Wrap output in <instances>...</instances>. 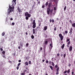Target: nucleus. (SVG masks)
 Masks as SVG:
<instances>
[{"label": "nucleus", "mask_w": 75, "mask_h": 75, "mask_svg": "<svg viewBox=\"0 0 75 75\" xmlns=\"http://www.w3.org/2000/svg\"><path fill=\"white\" fill-rule=\"evenodd\" d=\"M25 16H26L25 18L26 20H28V18L31 17V14H29L28 12H26L25 13Z\"/></svg>", "instance_id": "f257e3e1"}, {"label": "nucleus", "mask_w": 75, "mask_h": 75, "mask_svg": "<svg viewBox=\"0 0 75 75\" xmlns=\"http://www.w3.org/2000/svg\"><path fill=\"white\" fill-rule=\"evenodd\" d=\"M52 11H53V9L50 10V8H48L47 9V13L48 15H49L50 14V12L51 13V14H52Z\"/></svg>", "instance_id": "f03ea898"}, {"label": "nucleus", "mask_w": 75, "mask_h": 75, "mask_svg": "<svg viewBox=\"0 0 75 75\" xmlns=\"http://www.w3.org/2000/svg\"><path fill=\"white\" fill-rule=\"evenodd\" d=\"M9 8L8 9V10H10V9H13L14 8V6L13 5H12L11 6H10V5H9Z\"/></svg>", "instance_id": "7ed1b4c3"}, {"label": "nucleus", "mask_w": 75, "mask_h": 75, "mask_svg": "<svg viewBox=\"0 0 75 75\" xmlns=\"http://www.w3.org/2000/svg\"><path fill=\"white\" fill-rule=\"evenodd\" d=\"M59 37L60 38V40L61 41H62L63 39H64V36H62V35L61 34H60L59 35Z\"/></svg>", "instance_id": "20e7f679"}, {"label": "nucleus", "mask_w": 75, "mask_h": 75, "mask_svg": "<svg viewBox=\"0 0 75 75\" xmlns=\"http://www.w3.org/2000/svg\"><path fill=\"white\" fill-rule=\"evenodd\" d=\"M59 67H57V69H56L57 73H56V74L57 75H58V74H59Z\"/></svg>", "instance_id": "39448f33"}, {"label": "nucleus", "mask_w": 75, "mask_h": 75, "mask_svg": "<svg viewBox=\"0 0 75 75\" xmlns=\"http://www.w3.org/2000/svg\"><path fill=\"white\" fill-rule=\"evenodd\" d=\"M72 30H73V29H72V28H71L70 29V31L69 32L70 35H71V34H72Z\"/></svg>", "instance_id": "423d86ee"}, {"label": "nucleus", "mask_w": 75, "mask_h": 75, "mask_svg": "<svg viewBox=\"0 0 75 75\" xmlns=\"http://www.w3.org/2000/svg\"><path fill=\"white\" fill-rule=\"evenodd\" d=\"M8 12L7 14L8 15L9 14H10V13H11L13 11V10L12 9L10 10H10H8Z\"/></svg>", "instance_id": "0eeeda50"}, {"label": "nucleus", "mask_w": 75, "mask_h": 75, "mask_svg": "<svg viewBox=\"0 0 75 75\" xmlns=\"http://www.w3.org/2000/svg\"><path fill=\"white\" fill-rule=\"evenodd\" d=\"M16 0H13V1H12V3L13 4H15L16 5Z\"/></svg>", "instance_id": "6e6552de"}, {"label": "nucleus", "mask_w": 75, "mask_h": 75, "mask_svg": "<svg viewBox=\"0 0 75 75\" xmlns=\"http://www.w3.org/2000/svg\"><path fill=\"white\" fill-rule=\"evenodd\" d=\"M72 50V46H71L69 48V51H71Z\"/></svg>", "instance_id": "1a4fd4ad"}, {"label": "nucleus", "mask_w": 75, "mask_h": 75, "mask_svg": "<svg viewBox=\"0 0 75 75\" xmlns=\"http://www.w3.org/2000/svg\"><path fill=\"white\" fill-rule=\"evenodd\" d=\"M17 9L19 13H21V10H20V8H19V6L18 7V8Z\"/></svg>", "instance_id": "9d476101"}, {"label": "nucleus", "mask_w": 75, "mask_h": 75, "mask_svg": "<svg viewBox=\"0 0 75 75\" xmlns=\"http://www.w3.org/2000/svg\"><path fill=\"white\" fill-rule=\"evenodd\" d=\"M33 33L35 34V29H33Z\"/></svg>", "instance_id": "9b49d317"}, {"label": "nucleus", "mask_w": 75, "mask_h": 75, "mask_svg": "<svg viewBox=\"0 0 75 75\" xmlns=\"http://www.w3.org/2000/svg\"><path fill=\"white\" fill-rule=\"evenodd\" d=\"M52 47H53V46H52V47L50 46V47H49V49L50 51H51V49H52Z\"/></svg>", "instance_id": "f8f14e48"}, {"label": "nucleus", "mask_w": 75, "mask_h": 75, "mask_svg": "<svg viewBox=\"0 0 75 75\" xmlns=\"http://www.w3.org/2000/svg\"><path fill=\"white\" fill-rule=\"evenodd\" d=\"M36 24H34L33 25V28H35L36 27V25H35Z\"/></svg>", "instance_id": "ddd939ff"}, {"label": "nucleus", "mask_w": 75, "mask_h": 75, "mask_svg": "<svg viewBox=\"0 0 75 75\" xmlns=\"http://www.w3.org/2000/svg\"><path fill=\"white\" fill-rule=\"evenodd\" d=\"M64 47H65V44H63L62 45V49H64Z\"/></svg>", "instance_id": "4468645a"}, {"label": "nucleus", "mask_w": 75, "mask_h": 75, "mask_svg": "<svg viewBox=\"0 0 75 75\" xmlns=\"http://www.w3.org/2000/svg\"><path fill=\"white\" fill-rule=\"evenodd\" d=\"M44 28L45 29V31H46V30L48 28L47 27V26H45Z\"/></svg>", "instance_id": "2eb2a0df"}, {"label": "nucleus", "mask_w": 75, "mask_h": 75, "mask_svg": "<svg viewBox=\"0 0 75 75\" xmlns=\"http://www.w3.org/2000/svg\"><path fill=\"white\" fill-rule=\"evenodd\" d=\"M25 65H27V66H28V62H25Z\"/></svg>", "instance_id": "dca6fc26"}, {"label": "nucleus", "mask_w": 75, "mask_h": 75, "mask_svg": "<svg viewBox=\"0 0 75 75\" xmlns=\"http://www.w3.org/2000/svg\"><path fill=\"white\" fill-rule=\"evenodd\" d=\"M51 43H50V47H52V46H52V41H51Z\"/></svg>", "instance_id": "f3484780"}, {"label": "nucleus", "mask_w": 75, "mask_h": 75, "mask_svg": "<svg viewBox=\"0 0 75 75\" xmlns=\"http://www.w3.org/2000/svg\"><path fill=\"white\" fill-rule=\"evenodd\" d=\"M21 75H25V72H24L23 73H21Z\"/></svg>", "instance_id": "a211bd4d"}, {"label": "nucleus", "mask_w": 75, "mask_h": 75, "mask_svg": "<svg viewBox=\"0 0 75 75\" xmlns=\"http://www.w3.org/2000/svg\"><path fill=\"white\" fill-rule=\"evenodd\" d=\"M72 25L73 27H75V23L72 24Z\"/></svg>", "instance_id": "6ab92c4d"}, {"label": "nucleus", "mask_w": 75, "mask_h": 75, "mask_svg": "<svg viewBox=\"0 0 75 75\" xmlns=\"http://www.w3.org/2000/svg\"><path fill=\"white\" fill-rule=\"evenodd\" d=\"M52 65L53 67H54V66H55V64H54V62H52Z\"/></svg>", "instance_id": "aec40b11"}, {"label": "nucleus", "mask_w": 75, "mask_h": 75, "mask_svg": "<svg viewBox=\"0 0 75 75\" xmlns=\"http://www.w3.org/2000/svg\"><path fill=\"white\" fill-rule=\"evenodd\" d=\"M48 44V41H46L45 42V45H47Z\"/></svg>", "instance_id": "412c9836"}, {"label": "nucleus", "mask_w": 75, "mask_h": 75, "mask_svg": "<svg viewBox=\"0 0 75 75\" xmlns=\"http://www.w3.org/2000/svg\"><path fill=\"white\" fill-rule=\"evenodd\" d=\"M27 70H28V68H27V67L26 69H25V70L24 71V72H26V71H27Z\"/></svg>", "instance_id": "4be33fe9"}, {"label": "nucleus", "mask_w": 75, "mask_h": 75, "mask_svg": "<svg viewBox=\"0 0 75 75\" xmlns=\"http://www.w3.org/2000/svg\"><path fill=\"white\" fill-rule=\"evenodd\" d=\"M5 35V33L3 32L2 33V36H4Z\"/></svg>", "instance_id": "5701e85b"}, {"label": "nucleus", "mask_w": 75, "mask_h": 75, "mask_svg": "<svg viewBox=\"0 0 75 75\" xmlns=\"http://www.w3.org/2000/svg\"><path fill=\"white\" fill-rule=\"evenodd\" d=\"M67 74H69L70 72V69H69L68 71H67Z\"/></svg>", "instance_id": "b1692460"}, {"label": "nucleus", "mask_w": 75, "mask_h": 75, "mask_svg": "<svg viewBox=\"0 0 75 75\" xmlns=\"http://www.w3.org/2000/svg\"><path fill=\"white\" fill-rule=\"evenodd\" d=\"M20 45L22 47H23V44L22 43H21Z\"/></svg>", "instance_id": "393cba45"}, {"label": "nucleus", "mask_w": 75, "mask_h": 75, "mask_svg": "<svg viewBox=\"0 0 75 75\" xmlns=\"http://www.w3.org/2000/svg\"><path fill=\"white\" fill-rule=\"evenodd\" d=\"M33 24H36V23H35V20H33Z\"/></svg>", "instance_id": "a878e982"}, {"label": "nucleus", "mask_w": 75, "mask_h": 75, "mask_svg": "<svg viewBox=\"0 0 75 75\" xmlns=\"http://www.w3.org/2000/svg\"><path fill=\"white\" fill-rule=\"evenodd\" d=\"M31 38L32 39H34V36L33 35H32L31 36Z\"/></svg>", "instance_id": "bb28decb"}, {"label": "nucleus", "mask_w": 75, "mask_h": 75, "mask_svg": "<svg viewBox=\"0 0 75 75\" xmlns=\"http://www.w3.org/2000/svg\"><path fill=\"white\" fill-rule=\"evenodd\" d=\"M50 68H51V69L52 70H53V67H52V66H50Z\"/></svg>", "instance_id": "cd10ccee"}, {"label": "nucleus", "mask_w": 75, "mask_h": 75, "mask_svg": "<svg viewBox=\"0 0 75 75\" xmlns=\"http://www.w3.org/2000/svg\"><path fill=\"white\" fill-rule=\"evenodd\" d=\"M3 54H4V55L5 54V51H3V52H2Z\"/></svg>", "instance_id": "c85d7f7f"}, {"label": "nucleus", "mask_w": 75, "mask_h": 75, "mask_svg": "<svg viewBox=\"0 0 75 75\" xmlns=\"http://www.w3.org/2000/svg\"><path fill=\"white\" fill-rule=\"evenodd\" d=\"M65 33L66 34H68V31H67V30L65 31Z\"/></svg>", "instance_id": "c756f323"}, {"label": "nucleus", "mask_w": 75, "mask_h": 75, "mask_svg": "<svg viewBox=\"0 0 75 75\" xmlns=\"http://www.w3.org/2000/svg\"><path fill=\"white\" fill-rule=\"evenodd\" d=\"M48 3L47 2L45 4V6H48Z\"/></svg>", "instance_id": "7c9ffc66"}, {"label": "nucleus", "mask_w": 75, "mask_h": 75, "mask_svg": "<svg viewBox=\"0 0 75 75\" xmlns=\"http://www.w3.org/2000/svg\"><path fill=\"white\" fill-rule=\"evenodd\" d=\"M66 8H67V6H65V7L64 8V11H65L66 10Z\"/></svg>", "instance_id": "2f4dec72"}, {"label": "nucleus", "mask_w": 75, "mask_h": 75, "mask_svg": "<svg viewBox=\"0 0 75 75\" xmlns=\"http://www.w3.org/2000/svg\"><path fill=\"white\" fill-rule=\"evenodd\" d=\"M67 71L66 70L64 72V74H66V73H67Z\"/></svg>", "instance_id": "473e14b6"}, {"label": "nucleus", "mask_w": 75, "mask_h": 75, "mask_svg": "<svg viewBox=\"0 0 75 75\" xmlns=\"http://www.w3.org/2000/svg\"><path fill=\"white\" fill-rule=\"evenodd\" d=\"M64 58H65V57H66V53H65L64 54Z\"/></svg>", "instance_id": "72a5a7b5"}, {"label": "nucleus", "mask_w": 75, "mask_h": 75, "mask_svg": "<svg viewBox=\"0 0 75 75\" xmlns=\"http://www.w3.org/2000/svg\"><path fill=\"white\" fill-rule=\"evenodd\" d=\"M28 63L29 64H31V61H29Z\"/></svg>", "instance_id": "f704fd0d"}, {"label": "nucleus", "mask_w": 75, "mask_h": 75, "mask_svg": "<svg viewBox=\"0 0 75 75\" xmlns=\"http://www.w3.org/2000/svg\"><path fill=\"white\" fill-rule=\"evenodd\" d=\"M26 47H28V43H27L26 44Z\"/></svg>", "instance_id": "c9c22d12"}, {"label": "nucleus", "mask_w": 75, "mask_h": 75, "mask_svg": "<svg viewBox=\"0 0 75 75\" xmlns=\"http://www.w3.org/2000/svg\"><path fill=\"white\" fill-rule=\"evenodd\" d=\"M69 22H70V23H71L72 24V21H71V20H70L69 21Z\"/></svg>", "instance_id": "e433bc0d"}, {"label": "nucleus", "mask_w": 75, "mask_h": 75, "mask_svg": "<svg viewBox=\"0 0 75 75\" xmlns=\"http://www.w3.org/2000/svg\"><path fill=\"white\" fill-rule=\"evenodd\" d=\"M2 57H3V58H6V57H5V55H4L2 56Z\"/></svg>", "instance_id": "4c0bfd02"}, {"label": "nucleus", "mask_w": 75, "mask_h": 75, "mask_svg": "<svg viewBox=\"0 0 75 75\" xmlns=\"http://www.w3.org/2000/svg\"><path fill=\"white\" fill-rule=\"evenodd\" d=\"M70 42L69 41L68 42V43H67V44L68 45H69V44H70Z\"/></svg>", "instance_id": "58836bf2"}, {"label": "nucleus", "mask_w": 75, "mask_h": 75, "mask_svg": "<svg viewBox=\"0 0 75 75\" xmlns=\"http://www.w3.org/2000/svg\"><path fill=\"white\" fill-rule=\"evenodd\" d=\"M20 65H21V63H19L18 64V66L19 67Z\"/></svg>", "instance_id": "ea45409f"}, {"label": "nucleus", "mask_w": 75, "mask_h": 75, "mask_svg": "<svg viewBox=\"0 0 75 75\" xmlns=\"http://www.w3.org/2000/svg\"><path fill=\"white\" fill-rule=\"evenodd\" d=\"M50 6H51V4H49L48 5V7L49 8H50Z\"/></svg>", "instance_id": "a19ab883"}, {"label": "nucleus", "mask_w": 75, "mask_h": 75, "mask_svg": "<svg viewBox=\"0 0 75 75\" xmlns=\"http://www.w3.org/2000/svg\"><path fill=\"white\" fill-rule=\"evenodd\" d=\"M54 31H56L57 30V28L55 27L54 29Z\"/></svg>", "instance_id": "79ce46f5"}, {"label": "nucleus", "mask_w": 75, "mask_h": 75, "mask_svg": "<svg viewBox=\"0 0 75 75\" xmlns=\"http://www.w3.org/2000/svg\"><path fill=\"white\" fill-rule=\"evenodd\" d=\"M70 40L69 39H68L66 41V42H68V41H69Z\"/></svg>", "instance_id": "37998d69"}, {"label": "nucleus", "mask_w": 75, "mask_h": 75, "mask_svg": "<svg viewBox=\"0 0 75 75\" xmlns=\"http://www.w3.org/2000/svg\"><path fill=\"white\" fill-rule=\"evenodd\" d=\"M44 7H45V5H43L42 6V8H44Z\"/></svg>", "instance_id": "c03bdc74"}, {"label": "nucleus", "mask_w": 75, "mask_h": 75, "mask_svg": "<svg viewBox=\"0 0 75 75\" xmlns=\"http://www.w3.org/2000/svg\"><path fill=\"white\" fill-rule=\"evenodd\" d=\"M12 25H14V24H15V23H14L13 22L12 23Z\"/></svg>", "instance_id": "a18cd8bd"}, {"label": "nucleus", "mask_w": 75, "mask_h": 75, "mask_svg": "<svg viewBox=\"0 0 75 75\" xmlns=\"http://www.w3.org/2000/svg\"><path fill=\"white\" fill-rule=\"evenodd\" d=\"M41 22H40V23H39V26H40L41 25Z\"/></svg>", "instance_id": "49530a36"}, {"label": "nucleus", "mask_w": 75, "mask_h": 75, "mask_svg": "<svg viewBox=\"0 0 75 75\" xmlns=\"http://www.w3.org/2000/svg\"><path fill=\"white\" fill-rule=\"evenodd\" d=\"M54 10H57V9H56V7H54Z\"/></svg>", "instance_id": "de8ad7c7"}, {"label": "nucleus", "mask_w": 75, "mask_h": 75, "mask_svg": "<svg viewBox=\"0 0 75 75\" xmlns=\"http://www.w3.org/2000/svg\"><path fill=\"white\" fill-rule=\"evenodd\" d=\"M55 67L56 68H57L58 67V66L57 65H55Z\"/></svg>", "instance_id": "09e8293b"}, {"label": "nucleus", "mask_w": 75, "mask_h": 75, "mask_svg": "<svg viewBox=\"0 0 75 75\" xmlns=\"http://www.w3.org/2000/svg\"><path fill=\"white\" fill-rule=\"evenodd\" d=\"M52 23H54V20L52 19Z\"/></svg>", "instance_id": "8fccbe9b"}, {"label": "nucleus", "mask_w": 75, "mask_h": 75, "mask_svg": "<svg viewBox=\"0 0 75 75\" xmlns=\"http://www.w3.org/2000/svg\"><path fill=\"white\" fill-rule=\"evenodd\" d=\"M0 50L1 51H3V48H0Z\"/></svg>", "instance_id": "3c124183"}, {"label": "nucleus", "mask_w": 75, "mask_h": 75, "mask_svg": "<svg viewBox=\"0 0 75 75\" xmlns=\"http://www.w3.org/2000/svg\"><path fill=\"white\" fill-rule=\"evenodd\" d=\"M50 23H51V22H52V20H51V19H50Z\"/></svg>", "instance_id": "603ef678"}, {"label": "nucleus", "mask_w": 75, "mask_h": 75, "mask_svg": "<svg viewBox=\"0 0 75 75\" xmlns=\"http://www.w3.org/2000/svg\"><path fill=\"white\" fill-rule=\"evenodd\" d=\"M57 57H59V53H58L57 54Z\"/></svg>", "instance_id": "864d4df0"}, {"label": "nucleus", "mask_w": 75, "mask_h": 75, "mask_svg": "<svg viewBox=\"0 0 75 75\" xmlns=\"http://www.w3.org/2000/svg\"><path fill=\"white\" fill-rule=\"evenodd\" d=\"M19 68V67L18 66L17 67V70H18V69Z\"/></svg>", "instance_id": "5fc2aeb1"}, {"label": "nucleus", "mask_w": 75, "mask_h": 75, "mask_svg": "<svg viewBox=\"0 0 75 75\" xmlns=\"http://www.w3.org/2000/svg\"><path fill=\"white\" fill-rule=\"evenodd\" d=\"M51 63H52V62H51V61H49V64H51Z\"/></svg>", "instance_id": "6e6d98bb"}, {"label": "nucleus", "mask_w": 75, "mask_h": 75, "mask_svg": "<svg viewBox=\"0 0 75 75\" xmlns=\"http://www.w3.org/2000/svg\"><path fill=\"white\" fill-rule=\"evenodd\" d=\"M48 62H49L48 61H47L46 62V63H47H47H48Z\"/></svg>", "instance_id": "4d7b16f0"}, {"label": "nucleus", "mask_w": 75, "mask_h": 75, "mask_svg": "<svg viewBox=\"0 0 75 75\" xmlns=\"http://www.w3.org/2000/svg\"><path fill=\"white\" fill-rule=\"evenodd\" d=\"M21 60H18V62H21Z\"/></svg>", "instance_id": "13d9d810"}, {"label": "nucleus", "mask_w": 75, "mask_h": 75, "mask_svg": "<svg viewBox=\"0 0 75 75\" xmlns=\"http://www.w3.org/2000/svg\"><path fill=\"white\" fill-rule=\"evenodd\" d=\"M40 51L42 50V47H41L40 48Z\"/></svg>", "instance_id": "bf43d9fd"}, {"label": "nucleus", "mask_w": 75, "mask_h": 75, "mask_svg": "<svg viewBox=\"0 0 75 75\" xmlns=\"http://www.w3.org/2000/svg\"><path fill=\"white\" fill-rule=\"evenodd\" d=\"M18 49H20V48H21L19 46L18 47Z\"/></svg>", "instance_id": "052dcab7"}, {"label": "nucleus", "mask_w": 75, "mask_h": 75, "mask_svg": "<svg viewBox=\"0 0 75 75\" xmlns=\"http://www.w3.org/2000/svg\"><path fill=\"white\" fill-rule=\"evenodd\" d=\"M67 47H69V45H67Z\"/></svg>", "instance_id": "680f3d73"}, {"label": "nucleus", "mask_w": 75, "mask_h": 75, "mask_svg": "<svg viewBox=\"0 0 75 75\" xmlns=\"http://www.w3.org/2000/svg\"><path fill=\"white\" fill-rule=\"evenodd\" d=\"M25 34H26V35H28V33H27V32H26Z\"/></svg>", "instance_id": "e2e57ef3"}, {"label": "nucleus", "mask_w": 75, "mask_h": 75, "mask_svg": "<svg viewBox=\"0 0 75 75\" xmlns=\"http://www.w3.org/2000/svg\"><path fill=\"white\" fill-rule=\"evenodd\" d=\"M10 20H13V18H10Z\"/></svg>", "instance_id": "0e129e2a"}, {"label": "nucleus", "mask_w": 75, "mask_h": 75, "mask_svg": "<svg viewBox=\"0 0 75 75\" xmlns=\"http://www.w3.org/2000/svg\"><path fill=\"white\" fill-rule=\"evenodd\" d=\"M38 4H40V1H38Z\"/></svg>", "instance_id": "69168bd1"}, {"label": "nucleus", "mask_w": 75, "mask_h": 75, "mask_svg": "<svg viewBox=\"0 0 75 75\" xmlns=\"http://www.w3.org/2000/svg\"><path fill=\"white\" fill-rule=\"evenodd\" d=\"M71 74H72V75H73V74H74V72L72 71L71 72Z\"/></svg>", "instance_id": "338daca9"}, {"label": "nucleus", "mask_w": 75, "mask_h": 75, "mask_svg": "<svg viewBox=\"0 0 75 75\" xmlns=\"http://www.w3.org/2000/svg\"><path fill=\"white\" fill-rule=\"evenodd\" d=\"M42 62H44V61H45V59H43L42 61Z\"/></svg>", "instance_id": "774afa93"}]
</instances>
